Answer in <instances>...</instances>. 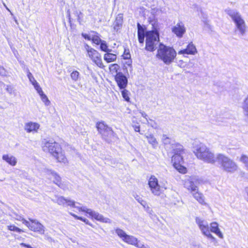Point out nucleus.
Here are the masks:
<instances>
[{
    "instance_id": "obj_1",
    "label": "nucleus",
    "mask_w": 248,
    "mask_h": 248,
    "mask_svg": "<svg viewBox=\"0 0 248 248\" xmlns=\"http://www.w3.org/2000/svg\"><path fill=\"white\" fill-rule=\"evenodd\" d=\"M43 150L48 152L53 155L58 162L64 164L67 162V158L62 151L60 145L53 140H46L43 141L42 144Z\"/></svg>"
},
{
    "instance_id": "obj_2",
    "label": "nucleus",
    "mask_w": 248,
    "mask_h": 248,
    "mask_svg": "<svg viewBox=\"0 0 248 248\" xmlns=\"http://www.w3.org/2000/svg\"><path fill=\"white\" fill-rule=\"evenodd\" d=\"M193 152L198 159L206 163L214 164L217 161V155H215L202 143L196 144L194 146Z\"/></svg>"
},
{
    "instance_id": "obj_3",
    "label": "nucleus",
    "mask_w": 248,
    "mask_h": 248,
    "mask_svg": "<svg viewBox=\"0 0 248 248\" xmlns=\"http://www.w3.org/2000/svg\"><path fill=\"white\" fill-rule=\"evenodd\" d=\"M172 153L171 161L174 167L180 173H186V168L181 165L183 161V155L184 153L183 147L179 143L172 144Z\"/></svg>"
},
{
    "instance_id": "obj_4",
    "label": "nucleus",
    "mask_w": 248,
    "mask_h": 248,
    "mask_svg": "<svg viewBox=\"0 0 248 248\" xmlns=\"http://www.w3.org/2000/svg\"><path fill=\"white\" fill-rule=\"evenodd\" d=\"M176 55V52L173 47L160 43L156 57L165 64L169 65L173 62Z\"/></svg>"
},
{
    "instance_id": "obj_5",
    "label": "nucleus",
    "mask_w": 248,
    "mask_h": 248,
    "mask_svg": "<svg viewBox=\"0 0 248 248\" xmlns=\"http://www.w3.org/2000/svg\"><path fill=\"white\" fill-rule=\"evenodd\" d=\"M217 161L220 165L222 169L227 172L233 173L238 170L237 164L224 155L217 154Z\"/></svg>"
},
{
    "instance_id": "obj_6",
    "label": "nucleus",
    "mask_w": 248,
    "mask_h": 248,
    "mask_svg": "<svg viewBox=\"0 0 248 248\" xmlns=\"http://www.w3.org/2000/svg\"><path fill=\"white\" fill-rule=\"evenodd\" d=\"M145 49L149 51H154L159 46V33L157 31H147L146 33Z\"/></svg>"
},
{
    "instance_id": "obj_7",
    "label": "nucleus",
    "mask_w": 248,
    "mask_h": 248,
    "mask_svg": "<svg viewBox=\"0 0 248 248\" xmlns=\"http://www.w3.org/2000/svg\"><path fill=\"white\" fill-rule=\"evenodd\" d=\"M148 185L151 193L156 196H160L162 193L163 189L167 188L165 183L159 184L157 179L154 175L149 178Z\"/></svg>"
},
{
    "instance_id": "obj_8",
    "label": "nucleus",
    "mask_w": 248,
    "mask_h": 248,
    "mask_svg": "<svg viewBox=\"0 0 248 248\" xmlns=\"http://www.w3.org/2000/svg\"><path fill=\"white\" fill-rule=\"evenodd\" d=\"M96 127L103 139L108 142L111 141L114 135L110 127H108L103 122L97 123Z\"/></svg>"
},
{
    "instance_id": "obj_9",
    "label": "nucleus",
    "mask_w": 248,
    "mask_h": 248,
    "mask_svg": "<svg viewBox=\"0 0 248 248\" xmlns=\"http://www.w3.org/2000/svg\"><path fill=\"white\" fill-rule=\"evenodd\" d=\"M225 12L231 18L234 24L235 28L246 24L242 15L237 10L227 8L225 10Z\"/></svg>"
},
{
    "instance_id": "obj_10",
    "label": "nucleus",
    "mask_w": 248,
    "mask_h": 248,
    "mask_svg": "<svg viewBox=\"0 0 248 248\" xmlns=\"http://www.w3.org/2000/svg\"><path fill=\"white\" fill-rule=\"evenodd\" d=\"M30 221L22 218V223L28 228L34 232H39L40 234H44L45 232V227L36 219L31 218L29 219Z\"/></svg>"
},
{
    "instance_id": "obj_11",
    "label": "nucleus",
    "mask_w": 248,
    "mask_h": 248,
    "mask_svg": "<svg viewBox=\"0 0 248 248\" xmlns=\"http://www.w3.org/2000/svg\"><path fill=\"white\" fill-rule=\"evenodd\" d=\"M79 211L86 212L92 218H94L101 222L106 223H111L112 222L109 218L104 217L99 213L93 211L91 209H88L85 206L79 207Z\"/></svg>"
},
{
    "instance_id": "obj_12",
    "label": "nucleus",
    "mask_w": 248,
    "mask_h": 248,
    "mask_svg": "<svg viewBox=\"0 0 248 248\" xmlns=\"http://www.w3.org/2000/svg\"><path fill=\"white\" fill-rule=\"evenodd\" d=\"M196 222L204 235L206 236L208 238L215 239V237L210 232L208 223L206 221L199 217H197L196 218Z\"/></svg>"
},
{
    "instance_id": "obj_13",
    "label": "nucleus",
    "mask_w": 248,
    "mask_h": 248,
    "mask_svg": "<svg viewBox=\"0 0 248 248\" xmlns=\"http://www.w3.org/2000/svg\"><path fill=\"white\" fill-rule=\"evenodd\" d=\"M124 238V242L129 245L134 246L137 248H150L148 245H144L139 240L138 238L133 235L127 234Z\"/></svg>"
},
{
    "instance_id": "obj_14",
    "label": "nucleus",
    "mask_w": 248,
    "mask_h": 248,
    "mask_svg": "<svg viewBox=\"0 0 248 248\" xmlns=\"http://www.w3.org/2000/svg\"><path fill=\"white\" fill-rule=\"evenodd\" d=\"M88 56L97 66L101 68L104 67L101 54L97 50L95 49L90 50Z\"/></svg>"
},
{
    "instance_id": "obj_15",
    "label": "nucleus",
    "mask_w": 248,
    "mask_h": 248,
    "mask_svg": "<svg viewBox=\"0 0 248 248\" xmlns=\"http://www.w3.org/2000/svg\"><path fill=\"white\" fill-rule=\"evenodd\" d=\"M172 32L178 38H182L186 32V28L184 23L179 20L177 24L171 28Z\"/></svg>"
},
{
    "instance_id": "obj_16",
    "label": "nucleus",
    "mask_w": 248,
    "mask_h": 248,
    "mask_svg": "<svg viewBox=\"0 0 248 248\" xmlns=\"http://www.w3.org/2000/svg\"><path fill=\"white\" fill-rule=\"evenodd\" d=\"M54 202L57 203L60 205L62 206H69L72 207L76 208L79 210V207L75 205V202L74 201L65 199L62 196L56 197V199L53 200Z\"/></svg>"
},
{
    "instance_id": "obj_17",
    "label": "nucleus",
    "mask_w": 248,
    "mask_h": 248,
    "mask_svg": "<svg viewBox=\"0 0 248 248\" xmlns=\"http://www.w3.org/2000/svg\"><path fill=\"white\" fill-rule=\"evenodd\" d=\"M196 183V178L192 177H189L185 180L184 185L186 188L191 193H192L193 192L198 190V187Z\"/></svg>"
},
{
    "instance_id": "obj_18",
    "label": "nucleus",
    "mask_w": 248,
    "mask_h": 248,
    "mask_svg": "<svg viewBox=\"0 0 248 248\" xmlns=\"http://www.w3.org/2000/svg\"><path fill=\"white\" fill-rule=\"evenodd\" d=\"M46 173L48 175V178L53 179V182L59 187L62 188V184L61 177L56 172L49 170H46Z\"/></svg>"
},
{
    "instance_id": "obj_19",
    "label": "nucleus",
    "mask_w": 248,
    "mask_h": 248,
    "mask_svg": "<svg viewBox=\"0 0 248 248\" xmlns=\"http://www.w3.org/2000/svg\"><path fill=\"white\" fill-rule=\"evenodd\" d=\"M40 125L35 122H30L25 124L24 129L27 133L33 134L38 132Z\"/></svg>"
},
{
    "instance_id": "obj_20",
    "label": "nucleus",
    "mask_w": 248,
    "mask_h": 248,
    "mask_svg": "<svg viewBox=\"0 0 248 248\" xmlns=\"http://www.w3.org/2000/svg\"><path fill=\"white\" fill-rule=\"evenodd\" d=\"M118 86L121 89H124L127 84V79L122 73H118L115 77Z\"/></svg>"
},
{
    "instance_id": "obj_21",
    "label": "nucleus",
    "mask_w": 248,
    "mask_h": 248,
    "mask_svg": "<svg viewBox=\"0 0 248 248\" xmlns=\"http://www.w3.org/2000/svg\"><path fill=\"white\" fill-rule=\"evenodd\" d=\"M3 160L12 166H15L17 163V159L14 155L10 154H5L2 156Z\"/></svg>"
},
{
    "instance_id": "obj_22",
    "label": "nucleus",
    "mask_w": 248,
    "mask_h": 248,
    "mask_svg": "<svg viewBox=\"0 0 248 248\" xmlns=\"http://www.w3.org/2000/svg\"><path fill=\"white\" fill-rule=\"evenodd\" d=\"M248 30V27L246 24L234 28V32L239 37H242L246 35Z\"/></svg>"
},
{
    "instance_id": "obj_23",
    "label": "nucleus",
    "mask_w": 248,
    "mask_h": 248,
    "mask_svg": "<svg viewBox=\"0 0 248 248\" xmlns=\"http://www.w3.org/2000/svg\"><path fill=\"white\" fill-rule=\"evenodd\" d=\"M218 224L216 222H212L210 224V230L212 232L216 234L219 238H223V235L218 228Z\"/></svg>"
},
{
    "instance_id": "obj_24",
    "label": "nucleus",
    "mask_w": 248,
    "mask_h": 248,
    "mask_svg": "<svg viewBox=\"0 0 248 248\" xmlns=\"http://www.w3.org/2000/svg\"><path fill=\"white\" fill-rule=\"evenodd\" d=\"M145 137L147 139L149 144L151 145L153 148L156 149L157 147L158 142L153 134H148L146 135Z\"/></svg>"
},
{
    "instance_id": "obj_25",
    "label": "nucleus",
    "mask_w": 248,
    "mask_h": 248,
    "mask_svg": "<svg viewBox=\"0 0 248 248\" xmlns=\"http://www.w3.org/2000/svg\"><path fill=\"white\" fill-rule=\"evenodd\" d=\"M123 22V16L122 15H118L116 17L115 20L113 23L114 29L118 31L122 27Z\"/></svg>"
},
{
    "instance_id": "obj_26",
    "label": "nucleus",
    "mask_w": 248,
    "mask_h": 248,
    "mask_svg": "<svg viewBox=\"0 0 248 248\" xmlns=\"http://www.w3.org/2000/svg\"><path fill=\"white\" fill-rule=\"evenodd\" d=\"M191 193L195 199L196 200L200 203L203 205L206 204V202L204 201V196L202 193H199L198 190L193 192Z\"/></svg>"
},
{
    "instance_id": "obj_27",
    "label": "nucleus",
    "mask_w": 248,
    "mask_h": 248,
    "mask_svg": "<svg viewBox=\"0 0 248 248\" xmlns=\"http://www.w3.org/2000/svg\"><path fill=\"white\" fill-rule=\"evenodd\" d=\"M186 50V54L195 55L197 53V48L192 42L188 44Z\"/></svg>"
},
{
    "instance_id": "obj_28",
    "label": "nucleus",
    "mask_w": 248,
    "mask_h": 248,
    "mask_svg": "<svg viewBox=\"0 0 248 248\" xmlns=\"http://www.w3.org/2000/svg\"><path fill=\"white\" fill-rule=\"evenodd\" d=\"M117 56L115 54L107 53L104 56V59L108 63L115 61L116 60Z\"/></svg>"
},
{
    "instance_id": "obj_29",
    "label": "nucleus",
    "mask_w": 248,
    "mask_h": 248,
    "mask_svg": "<svg viewBox=\"0 0 248 248\" xmlns=\"http://www.w3.org/2000/svg\"><path fill=\"white\" fill-rule=\"evenodd\" d=\"M115 232L123 241L127 235L124 230L120 228L116 229Z\"/></svg>"
},
{
    "instance_id": "obj_30",
    "label": "nucleus",
    "mask_w": 248,
    "mask_h": 248,
    "mask_svg": "<svg viewBox=\"0 0 248 248\" xmlns=\"http://www.w3.org/2000/svg\"><path fill=\"white\" fill-rule=\"evenodd\" d=\"M243 108L245 115L248 119V96L244 100L243 105Z\"/></svg>"
},
{
    "instance_id": "obj_31",
    "label": "nucleus",
    "mask_w": 248,
    "mask_h": 248,
    "mask_svg": "<svg viewBox=\"0 0 248 248\" xmlns=\"http://www.w3.org/2000/svg\"><path fill=\"white\" fill-rule=\"evenodd\" d=\"M239 161L243 163L245 167L248 166V156L246 155H242L239 158Z\"/></svg>"
},
{
    "instance_id": "obj_32",
    "label": "nucleus",
    "mask_w": 248,
    "mask_h": 248,
    "mask_svg": "<svg viewBox=\"0 0 248 248\" xmlns=\"http://www.w3.org/2000/svg\"><path fill=\"white\" fill-rule=\"evenodd\" d=\"M93 43L96 45L100 44L103 41L100 38L98 35H93L92 39Z\"/></svg>"
},
{
    "instance_id": "obj_33",
    "label": "nucleus",
    "mask_w": 248,
    "mask_h": 248,
    "mask_svg": "<svg viewBox=\"0 0 248 248\" xmlns=\"http://www.w3.org/2000/svg\"><path fill=\"white\" fill-rule=\"evenodd\" d=\"M129 92L126 90L123 89L122 91V95L124 99V100L127 102H129L130 98L129 97Z\"/></svg>"
},
{
    "instance_id": "obj_34",
    "label": "nucleus",
    "mask_w": 248,
    "mask_h": 248,
    "mask_svg": "<svg viewBox=\"0 0 248 248\" xmlns=\"http://www.w3.org/2000/svg\"><path fill=\"white\" fill-rule=\"evenodd\" d=\"M40 96L42 101L44 103L45 105L46 106H48L50 105V102L49 100V99H48L46 95L45 94H44V93L42 94Z\"/></svg>"
},
{
    "instance_id": "obj_35",
    "label": "nucleus",
    "mask_w": 248,
    "mask_h": 248,
    "mask_svg": "<svg viewBox=\"0 0 248 248\" xmlns=\"http://www.w3.org/2000/svg\"><path fill=\"white\" fill-rule=\"evenodd\" d=\"M79 73L77 71H74L71 74V78L73 80L76 81L78 80Z\"/></svg>"
},
{
    "instance_id": "obj_36",
    "label": "nucleus",
    "mask_w": 248,
    "mask_h": 248,
    "mask_svg": "<svg viewBox=\"0 0 248 248\" xmlns=\"http://www.w3.org/2000/svg\"><path fill=\"white\" fill-rule=\"evenodd\" d=\"M100 44V47L101 50L104 52H108L109 51V49H108V46L105 41H103Z\"/></svg>"
},
{
    "instance_id": "obj_37",
    "label": "nucleus",
    "mask_w": 248,
    "mask_h": 248,
    "mask_svg": "<svg viewBox=\"0 0 248 248\" xmlns=\"http://www.w3.org/2000/svg\"><path fill=\"white\" fill-rule=\"evenodd\" d=\"M33 86H34V88L36 90L39 95L44 93V92L42 90V88H41L38 82H35V84H34Z\"/></svg>"
},
{
    "instance_id": "obj_38",
    "label": "nucleus",
    "mask_w": 248,
    "mask_h": 248,
    "mask_svg": "<svg viewBox=\"0 0 248 248\" xmlns=\"http://www.w3.org/2000/svg\"><path fill=\"white\" fill-rule=\"evenodd\" d=\"M161 140L163 143L165 145L170 144L171 141V140L166 135L164 134L162 135Z\"/></svg>"
},
{
    "instance_id": "obj_39",
    "label": "nucleus",
    "mask_w": 248,
    "mask_h": 248,
    "mask_svg": "<svg viewBox=\"0 0 248 248\" xmlns=\"http://www.w3.org/2000/svg\"><path fill=\"white\" fill-rule=\"evenodd\" d=\"M8 228L10 231H15L18 232H23L21 229L16 227L15 225L8 226Z\"/></svg>"
},
{
    "instance_id": "obj_40",
    "label": "nucleus",
    "mask_w": 248,
    "mask_h": 248,
    "mask_svg": "<svg viewBox=\"0 0 248 248\" xmlns=\"http://www.w3.org/2000/svg\"><path fill=\"white\" fill-rule=\"evenodd\" d=\"M28 77L29 78V79L30 81L32 83V84L33 85L34 84H35V83L37 82L36 81V80L35 79V78H34V77L32 76V75L31 74V72H28Z\"/></svg>"
},
{
    "instance_id": "obj_41",
    "label": "nucleus",
    "mask_w": 248,
    "mask_h": 248,
    "mask_svg": "<svg viewBox=\"0 0 248 248\" xmlns=\"http://www.w3.org/2000/svg\"><path fill=\"white\" fill-rule=\"evenodd\" d=\"M138 34L144 35V30L140 23H138Z\"/></svg>"
},
{
    "instance_id": "obj_42",
    "label": "nucleus",
    "mask_w": 248,
    "mask_h": 248,
    "mask_svg": "<svg viewBox=\"0 0 248 248\" xmlns=\"http://www.w3.org/2000/svg\"><path fill=\"white\" fill-rule=\"evenodd\" d=\"M136 200L140 203L143 207H145L146 205V202L143 200L140 197L137 196L136 197H135Z\"/></svg>"
},
{
    "instance_id": "obj_43",
    "label": "nucleus",
    "mask_w": 248,
    "mask_h": 248,
    "mask_svg": "<svg viewBox=\"0 0 248 248\" xmlns=\"http://www.w3.org/2000/svg\"><path fill=\"white\" fill-rule=\"evenodd\" d=\"M6 90L10 94L15 93V90H14V87L11 85H7Z\"/></svg>"
},
{
    "instance_id": "obj_44",
    "label": "nucleus",
    "mask_w": 248,
    "mask_h": 248,
    "mask_svg": "<svg viewBox=\"0 0 248 248\" xmlns=\"http://www.w3.org/2000/svg\"><path fill=\"white\" fill-rule=\"evenodd\" d=\"M140 113L141 116L143 117H144V118H145V119H146V122H145L144 123L150 125L152 127H154V126L152 125V124H150V122L149 121V120H148V118H147V114L145 112H144V111H140Z\"/></svg>"
},
{
    "instance_id": "obj_45",
    "label": "nucleus",
    "mask_w": 248,
    "mask_h": 248,
    "mask_svg": "<svg viewBox=\"0 0 248 248\" xmlns=\"http://www.w3.org/2000/svg\"><path fill=\"white\" fill-rule=\"evenodd\" d=\"M118 68L119 65L117 64H112L109 66L110 70L113 72H117Z\"/></svg>"
},
{
    "instance_id": "obj_46",
    "label": "nucleus",
    "mask_w": 248,
    "mask_h": 248,
    "mask_svg": "<svg viewBox=\"0 0 248 248\" xmlns=\"http://www.w3.org/2000/svg\"><path fill=\"white\" fill-rule=\"evenodd\" d=\"M162 13V10L161 9H159L157 8H154L151 9V13L154 15H156L159 13Z\"/></svg>"
},
{
    "instance_id": "obj_47",
    "label": "nucleus",
    "mask_w": 248,
    "mask_h": 248,
    "mask_svg": "<svg viewBox=\"0 0 248 248\" xmlns=\"http://www.w3.org/2000/svg\"><path fill=\"white\" fill-rule=\"evenodd\" d=\"M138 39H139V41L140 43H143L144 42V36L145 35H140V34H138Z\"/></svg>"
},
{
    "instance_id": "obj_48",
    "label": "nucleus",
    "mask_w": 248,
    "mask_h": 248,
    "mask_svg": "<svg viewBox=\"0 0 248 248\" xmlns=\"http://www.w3.org/2000/svg\"><path fill=\"white\" fill-rule=\"evenodd\" d=\"M77 16V19H78V21L79 22V24H81L82 22L83 21V15L82 14V15H81L79 14Z\"/></svg>"
},
{
    "instance_id": "obj_49",
    "label": "nucleus",
    "mask_w": 248,
    "mask_h": 248,
    "mask_svg": "<svg viewBox=\"0 0 248 248\" xmlns=\"http://www.w3.org/2000/svg\"><path fill=\"white\" fill-rule=\"evenodd\" d=\"M6 74V71L4 68L0 65V75L4 76Z\"/></svg>"
},
{
    "instance_id": "obj_50",
    "label": "nucleus",
    "mask_w": 248,
    "mask_h": 248,
    "mask_svg": "<svg viewBox=\"0 0 248 248\" xmlns=\"http://www.w3.org/2000/svg\"><path fill=\"white\" fill-rule=\"evenodd\" d=\"M82 36L86 39H88V40H91L92 39V36L84 33H82Z\"/></svg>"
},
{
    "instance_id": "obj_51",
    "label": "nucleus",
    "mask_w": 248,
    "mask_h": 248,
    "mask_svg": "<svg viewBox=\"0 0 248 248\" xmlns=\"http://www.w3.org/2000/svg\"><path fill=\"white\" fill-rule=\"evenodd\" d=\"M85 48L87 52V54L89 53V51H90V50H93L94 49L91 47L89 45L87 44H86L85 46Z\"/></svg>"
},
{
    "instance_id": "obj_52",
    "label": "nucleus",
    "mask_w": 248,
    "mask_h": 248,
    "mask_svg": "<svg viewBox=\"0 0 248 248\" xmlns=\"http://www.w3.org/2000/svg\"><path fill=\"white\" fill-rule=\"evenodd\" d=\"M133 127L136 132H140V127L139 125H133Z\"/></svg>"
},
{
    "instance_id": "obj_53",
    "label": "nucleus",
    "mask_w": 248,
    "mask_h": 248,
    "mask_svg": "<svg viewBox=\"0 0 248 248\" xmlns=\"http://www.w3.org/2000/svg\"><path fill=\"white\" fill-rule=\"evenodd\" d=\"M149 121L151 122H150V124H152V125L154 126L153 127L154 128H156V124H155V123L153 120H152L151 119H150Z\"/></svg>"
},
{
    "instance_id": "obj_54",
    "label": "nucleus",
    "mask_w": 248,
    "mask_h": 248,
    "mask_svg": "<svg viewBox=\"0 0 248 248\" xmlns=\"http://www.w3.org/2000/svg\"><path fill=\"white\" fill-rule=\"evenodd\" d=\"M179 54H186V49H184L183 50H181L178 52Z\"/></svg>"
},
{
    "instance_id": "obj_55",
    "label": "nucleus",
    "mask_w": 248,
    "mask_h": 248,
    "mask_svg": "<svg viewBox=\"0 0 248 248\" xmlns=\"http://www.w3.org/2000/svg\"><path fill=\"white\" fill-rule=\"evenodd\" d=\"M74 14L76 16H78V15H82V13L81 12V11H76L74 12Z\"/></svg>"
},
{
    "instance_id": "obj_56",
    "label": "nucleus",
    "mask_w": 248,
    "mask_h": 248,
    "mask_svg": "<svg viewBox=\"0 0 248 248\" xmlns=\"http://www.w3.org/2000/svg\"><path fill=\"white\" fill-rule=\"evenodd\" d=\"M70 214L75 217V218L76 219H79V217H78V216L76 215L75 214H73V213H70Z\"/></svg>"
},
{
    "instance_id": "obj_57",
    "label": "nucleus",
    "mask_w": 248,
    "mask_h": 248,
    "mask_svg": "<svg viewBox=\"0 0 248 248\" xmlns=\"http://www.w3.org/2000/svg\"><path fill=\"white\" fill-rule=\"evenodd\" d=\"M83 222H84L86 224L90 225L89 221L86 218H85Z\"/></svg>"
},
{
    "instance_id": "obj_58",
    "label": "nucleus",
    "mask_w": 248,
    "mask_h": 248,
    "mask_svg": "<svg viewBox=\"0 0 248 248\" xmlns=\"http://www.w3.org/2000/svg\"><path fill=\"white\" fill-rule=\"evenodd\" d=\"M13 16V19H14V21H15L16 23L18 25V22L16 19V18L15 16H14V15Z\"/></svg>"
},
{
    "instance_id": "obj_59",
    "label": "nucleus",
    "mask_w": 248,
    "mask_h": 248,
    "mask_svg": "<svg viewBox=\"0 0 248 248\" xmlns=\"http://www.w3.org/2000/svg\"><path fill=\"white\" fill-rule=\"evenodd\" d=\"M5 7H6V9L9 11V12H10V13L11 15L12 16H13V13H12V12L9 10V9L7 7H6V6H5Z\"/></svg>"
},
{
    "instance_id": "obj_60",
    "label": "nucleus",
    "mask_w": 248,
    "mask_h": 248,
    "mask_svg": "<svg viewBox=\"0 0 248 248\" xmlns=\"http://www.w3.org/2000/svg\"><path fill=\"white\" fill-rule=\"evenodd\" d=\"M67 15H68V16L69 17V19H70V14L69 10H68V11H67Z\"/></svg>"
},
{
    "instance_id": "obj_61",
    "label": "nucleus",
    "mask_w": 248,
    "mask_h": 248,
    "mask_svg": "<svg viewBox=\"0 0 248 248\" xmlns=\"http://www.w3.org/2000/svg\"><path fill=\"white\" fill-rule=\"evenodd\" d=\"M22 218H23L20 216L18 218H17L16 219L18 220H20V221H22Z\"/></svg>"
},
{
    "instance_id": "obj_62",
    "label": "nucleus",
    "mask_w": 248,
    "mask_h": 248,
    "mask_svg": "<svg viewBox=\"0 0 248 248\" xmlns=\"http://www.w3.org/2000/svg\"><path fill=\"white\" fill-rule=\"evenodd\" d=\"M78 219L83 221L85 219V218H83L82 217H79Z\"/></svg>"
},
{
    "instance_id": "obj_63",
    "label": "nucleus",
    "mask_w": 248,
    "mask_h": 248,
    "mask_svg": "<svg viewBox=\"0 0 248 248\" xmlns=\"http://www.w3.org/2000/svg\"><path fill=\"white\" fill-rule=\"evenodd\" d=\"M247 170H248V166L246 168Z\"/></svg>"
},
{
    "instance_id": "obj_64",
    "label": "nucleus",
    "mask_w": 248,
    "mask_h": 248,
    "mask_svg": "<svg viewBox=\"0 0 248 248\" xmlns=\"http://www.w3.org/2000/svg\"><path fill=\"white\" fill-rule=\"evenodd\" d=\"M217 123H219V121H217Z\"/></svg>"
}]
</instances>
